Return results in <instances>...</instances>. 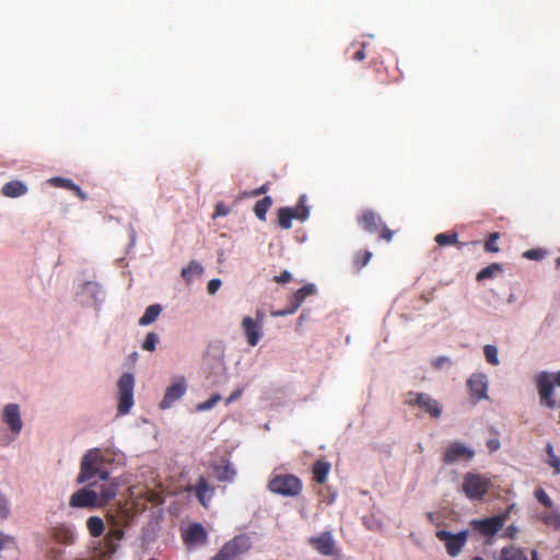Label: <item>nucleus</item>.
Instances as JSON below:
<instances>
[{
	"instance_id": "1",
	"label": "nucleus",
	"mask_w": 560,
	"mask_h": 560,
	"mask_svg": "<svg viewBox=\"0 0 560 560\" xmlns=\"http://www.w3.org/2000/svg\"><path fill=\"white\" fill-rule=\"evenodd\" d=\"M268 489L282 497H296L303 489L300 478L291 474H277L268 482Z\"/></svg>"
},
{
	"instance_id": "2",
	"label": "nucleus",
	"mask_w": 560,
	"mask_h": 560,
	"mask_svg": "<svg viewBox=\"0 0 560 560\" xmlns=\"http://www.w3.org/2000/svg\"><path fill=\"white\" fill-rule=\"evenodd\" d=\"M358 223L369 233L378 232L380 240L390 242L394 236V231L387 228L382 218L372 209H365L358 217Z\"/></svg>"
},
{
	"instance_id": "3",
	"label": "nucleus",
	"mask_w": 560,
	"mask_h": 560,
	"mask_svg": "<svg viewBox=\"0 0 560 560\" xmlns=\"http://www.w3.org/2000/svg\"><path fill=\"white\" fill-rule=\"evenodd\" d=\"M405 404L410 407H417L420 411L429 415L432 419L440 418L442 413L440 402L425 393L409 392L406 395Z\"/></svg>"
},
{
	"instance_id": "4",
	"label": "nucleus",
	"mask_w": 560,
	"mask_h": 560,
	"mask_svg": "<svg viewBox=\"0 0 560 560\" xmlns=\"http://www.w3.org/2000/svg\"><path fill=\"white\" fill-rule=\"evenodd\" d=\"M119 415H127L133 406L135 377L131 373H124L117 383Z\"/></svg>"
},
{
	"instance_id": "5",
	"label": "nucleus",
	"mask_w": 560,
	"mask_h": 560,
	"mask_svg": "<svg viewBox=\"0 0 560 560\" xmlns=\"http://www.w3.org/2000/svg\"><path fill=\"white\" fill-rule=\"evenodd\" d=\"M124 538L122 526H116L115 528H109L108 533L104 538V549L97 552V548H93L94 555L90 558H78L75 560H106L107 557H110L118 550V542Z\"/></svg>"
},
{
	"instance_id": "6",
	"label": "nucleus",
	"mask_w": 560,
	"mask_h": 560,
	"mask_svg": "<svg viewBox=\"0 0 560 560\" xmlns=\"http://www.w3.org/2000/svg\"><path fill=\"white\" fill-rule=\"evenodd\" d=\"M511 513V508H509L506 511H504L501 514L487 517L483 520H472L470 522L472 528L480 533L483 536H493L495 535L500 529L503 528L505 522L508 521Z\"/></svg>"
},
{
	"instance_id": "7",
	"label": "nucleus",
	"mask_w": 560,
	"mask_h": 560,
	"mask_svg": "<svg viewBox=\"0 0 560 560\" xmlns=\"http://www.w3.org/2000/svg\"><path fill=\"white\" fill-rule=\"evenodd\" d=\"M109 472L105 468L103 457H83L81 472L78 477L79 482H85L94 477L102 480L107 479Z\"/></svg>"
},
{
	"instance_id": "8",
	"label": "nucleus",
	"mask_w": 560,
	"mask_h": 560,
	"mask_svg": "<svg viewBox=\"0 0 560 560\" xmlns=\"http://www.w3.org/2000/svg\"><path fill=\"white\" fill-rule=\"evenodd\" d=\"M428 518L434 523L439 529L436 530V537L445 544L450 556H455V534L447 530L448 523L446 522V515L443 512L428 513Z\"/></svg>"
},
{
	"instance_id": "9",
	"label": "nucleus",
	"mask_w": 560,
	"mask_h": 560,
	"mask_svg": "<svg viewBox=\"0 0 560 560\" xmlns=\"http://www.w3.org/2000/svg\"><path fill=\"white\" fill-rule=\"evenodd\" d=\"M490 480L477 474H468L463 483V491L470 500L481 499L490 488Z\"/></svg>"
},
{
	"instance_id": "10",
	"label": "nucleus",
	"mask_w": 560,
	"mask_h": 560,
	"mask_svg": "<svg viewBox=\"0 0 560 560\" xmlns=\"http://www.w3.org/2000/svg\"><path fill=\"white\" fill-rule=\"evenodd\" d=\"M248 549V538L245 536H236L228 541L211 560H237V557Z\"/></svg>"
},
{
	"instance_id": "11",
	"label": "nucleus",
	"mask_w": 560,
	"mask_h": 560,
	"mask_svg": "<svg viewBox=\"0 0 560 560\" xmlns=\"http://www.w3.org/2000/svg\"><path fill=\"white\" fill-rule=\"evenodd\" d=\"M310 546L324 557H337L339 550L330 532H323L308 538Z\"/></svg>"
},
{
	"instance_id": "12",
	"label": "nucleus",
	"mask_w": 560,
	"mask_h": 560,
	"mask_svg": "<svg viewBox=\"0 0 560 560\" xmlns=\"http://www.w3.org/2000/svg\"><path fill=\"white\" fill-rule=\"evenodd\" d=\"M187 389L186 381L183 376L176 377L174 382L166 388L165 395L160 402L161 409H168L178 400Z\"/></svg>"
},
{
	"instance_id": "13",
	"label": "nucleus",
	"mask_w": 560,
	"mask_h": 560,
	"mask_svg": "<svg viewBox=\"0 0 560 560\" xmlns=\"http://www.w3.org/2000/svg\"><path fill=\"white\" fill-rule=\"evenodd\" d=\"M69 504L72 508H100L98 493L86 488L80 489L71 494Z\"/></svg>"
},
{
	"instance_id": "14",
	"label": "nucleus",
	"mask_w": 560,
	"mask_h": 560,
	"mask_svg": "<svg viewBox=\"0 0 560 560\" xmlns=\"http://www.w3.org/2000/svg\"><path fill=\"white\" fill-rule=\"evenodd\" d=\"M2 421L9 427L10 431L18 435L22 430V419L20 407L16 404H9L2 410Z\"/></svg>"
},
{
	"instance_id": "15",
	"label": "nucleus",
	"mask_w": 560,
	"mask_h": 560,
	"mask_svg": "<svg viewBox=\"0 0 560 560\" xmlns=\"http://www.w3.org/2000/svg\"><path fill=\"white\" fill-rule=\"evenodd\" d=\"M242 329L247 343L250 347L257 346L262 337V326H260V323L249 316H245L242 320Z\"/></svg>"
},
{
	"instance_id": "16",
	"label": "nucleus",
	"mask_w": 560,
	"mask_h": 560,
	"mask_svg": "<svg viewBox=\"0 0 560 560\" xmlns=\"http://www.w3.org/2000/svg\"><path fill=\"white\" fill-rule=\"evenodd\" d=\"M470 395L477 401L487 398L488 378L482 373H475L467 382Z\"/></svg>"
},
{
	"instance_id": "17",
	"label": "nucleus",
	"mask_w": 560,
	"mask_h": 560,
	"mask_svg": "<svg viewBox=\"0 0 560 560\" xmlns=\"http://www.w3.org/2000/svg\"><path fill=\"white\" fill-rule=\"evenodd\" d=\"M538 393L542 404L551 409L556 407V400L552 398L553 383L547 373H541L538 377Z\"/></svg>"
},
{
	"instance_id": "18",
	"label": "nucleus",
	"mask_w": 560,
	"mask_h": 560,
	"mask_svg": "<svg viewBox=\"0 0 560 560\" xmlns=\"http://www.w3.org/2000/svg\"><path fill=\"white\" fill-rule=\"evenodd\" d=\"M198 501L208 508L210 501L214 495V488L211 487L205 478H200L198 482L191 488Z\"/></svg>"
},
{
	"instance_id": "19",
	"label": "nucleus",
	"mask_w": 560,
	"mask_h": 560,
	"mask_svg": "<svg viewBox=\"0 0 560 560\" xmlns=\"http://www.w3.org/2000/svg\"><path fill=\"white\" fill-rule=\"evenodd\" d=\"M184 539L189 545L205 544L207 532L200 524H192L186 529Z\"/></svg>"
},
{
	"instance_id": "20",
	"label": "nucleus",
	"mask_w": 560,
	"mask_h": 560,
	"mask_svg": "<svg viewBox=\"0 0 560 560\" xmlns=\"http://www.w3.org/2000/svg\"><path fill=\"white\" fill-rule=\"evenodd\" d=\"M213 469L221 481H232L236 474L232 464L224 457H220V460L213 465Z\"/></svg>"
},
{
	"instance_id": "21",
	"label": "nucleus",
	"mask_w": 560,
	"mask_h": 560,
	"mask_svg": "<svg viewBox=\"0 0 560 560\" xmlns=\"http://www.w3.org/2000/svg\"><path fill=\"white\" fill-rule=\"evenodd\" d=\"M495 560H528L524 549L515 545H509L499 551Z\"/></svg>"
},
{
	"instance_id": "22",
	"label": "nucleus",
	"mask_w": 560,
	"mask_h": 560,
	"mask_svg": "<svg viewBox=\"0 0 560 560\" xmlns=\"http://www.w3.org/2000/svg\"><path fill=\"white\" fill-rule=\"evenodd\" d=\"M27 190V186L21 180H10L5 183L1 188L2 195L8 198L21 197L25 195Z\"/></svg>"
},
{
	"instance_id": "23",
	"label": "nucleus",
	"mask_w": 560,
	"mask_h": 560,
	"mask_svg": "<svg viewBox=\"0 0 560 560\" xmlns=\"http://www.w3.org/2000/svg\"><path fill=\"white\" fill-rule=\"evenodd\" d=\"M54 539L62 545H73L75 542V533L72 528L61 525L54 528Z\"/></svg>"
},
{
	"instance_id": "24",
	"label": "nucleus",
	"mask_w": 560,
	"mask_h": 560,
	"mask_svg": "<svg viewBox=\"0 0 560 560\" xmlns=\"http://www.w3.org/2000/svg\"><path fill=\"white\" fill-rule=\"evenodd\" d=\"M48 183L55 187L65 188V189L74 191L75 195L78 197H80L82 200L86 199V196L82 191V189L69 178L51 177L50 179H48Z\"/></svg>"
},
{
	"instance_id": "25",
	"label": "nucleus",
	"mask_w": 560,
	"mask_h": 560,
	"mask_svg": "<svg viewBox=\"0 0 560 560\" xmlns=\"http://www.w3.org/2000/svg\"><path fill=\"white\" fill-rule=\"evenodd\" d=\"M315 293V287L313 284H306L293 293L290 298V304L293 310L298 311L303 304L305 299Z\"/></svg>"
},
{
	"instance_id": "26",
	"label": "nucleus",
	"mask_w": 560,
	"mask_h": 560,
	"mask_svg": "<svg viewBox=\"0 0 560 560\" xmlns=\"http://www.w3.org/2000/svg\"><path fill=\"white\" fill-rule=\"evenodd\" d=\"M117 494V483L115 481H109L101 486L98 493V504L100 508L105 506L110 500H113Z\"/></svg>"
},
{
	"instance_id": "27",
	"label": "nucleus",
	"mask_w": 560,
	"mask_h": 560,
	"mask_svg": "<svg viewBox=\"0 0 560 560\" xmlns=\"http://www.w3.org/2000/svg\"><path fill=\"white\" fill-rule=\"evenodd\" d=\"M330 471V464L325 460H316L313 466V478L317 483H325Z\"/></svg>"
},
{
	"instance_id": "28",
	"label": "nucleus",
	"mask_w": 560,
	"mask_h": 560,
	"mask_svg": "<svg viewBox=\"0 0 560 560\" xmlns=\"http://www.w3.org/2000/svg\"><path fill=\"white\" fill-rule=\"evenodd\" d=\"M293 219L305 221L310 215V208L306 206V196L301 195L295 207H290Z\"/></svg>"
},
{
	"instance_id": "29",
	"label": "nucleus",
	"mask_w": 560,
	"mask_h": 560,
	"mask_svg": "<svg viewBox=\"0 0 560 560\" xmlns=\"http://www.w3.org/2000/svg\"><path fill=\"white\" fill-rule=\"evenodd\" d=\"M502 265L499 262H492L489 266L479 270L476 276V280L481 282L488 279H493L498 273L502 272Z\"/></svg>"
},
{
	"instance_id": "30",
	"label": "nucleus",
	"mask_w": 560,
	"mask_h": 560,
	"mask_svg": "<svg viewBox=\"0 0 560 560\" xmlns=\"http://www.w3.org/2000/svg\"><path fill=\"white\" fill-rule=\"evenodd\" d=\"M86 528L92 537H100L105 528L104 521L98 516H90L86 520Z\"/></svg>"
},
{
	"instance_id": "31",
	"label": "nucleus",
	"mask_w": 560,
	"mask_h": 560,
	"mask_svg": "<svg viewBox=\"0 0 560 560\" xmlns=\"http://www.w3.org/2000/svg\"><path fill=\"white\" fill-rule=\"evenodd\" d=\"M162 307L159 304L150 305L139 319V325L147 326L153 323L161 314Z\"/></svg>"
},
{
	"instance_id": "32",
	"label": "nucleus",
	"mask_w": 560,
	"mask_h": 560,
	"mask_svg": "<svg viewBox=\"0 0 560 560\" xmlns=\"http://www.w3.org/2000/svg\"><path fill=\"white\" fill-rule=\"evenodd\" d=\"M203 272V267L200 262L191 260L187 267L183 268L182 277L187 283H189L195 276H199Z\"/></svg>"
},
{
	"instance_id": "33",
	"label": "nucleus",
	"mask_w": 560,
	"mask_h": 560,
	"mask_svg": "<svg viewBox=\"0 0 560 560\" xmlns=\"http://www.w3.org/2000/svg\"><path fill=\"white\" fill-rule=\"evenodd\" d=\"M272 205V199L269 196L264 197L258 200L254 206V213L260 220H266V214Z\"/></svg>"
},
{
	"instance_id": "34",
	"label": "nucleus",
	"mask_w": 560,
	"mask_h": 560,
	"mask_svg": "<svg viewBox=\"0 0 560 560\" xmlns=\"http://www.w3.org/2000/svg\"><path fill=\"white\" fill-rule=\"evenodd\" d=\"M538 518L547 526L556 530L560 529V513L557 511L544 512L538 515Z\"/></svg>"
},
{
	"instance_id": "35",
	"label": "nucleus",
	"mask_w": 560,
	"mask_h": 560,
	"mask_svg": "<svg viewBox=\"0 0 560 560\" xmlns=\"http://www.w3.org/2000/svg\"><path fill=\"white\" fill-rule=\"evenodd\" d=\"M278 224L284 229L289 230L292 228L293 214L291 213V208L283 207L278 210Z\"/></svg>"
},
{
	"instance_id": "36",
	"label": "nucleus",
	"mask_w": 560,
	"mask_h": 560,
	"mask_svg": "<svg viewBox=\"0 0 560 560\" xmlns=\"http://www.w3.org/2000/svg\"><path fill=\"white\" fill-rule=\"evenodd\" d=\"M371 258H372V253L370 250H360V252L355 253V255L353 256L354 268L358 271L361 270L364 266L368 265V262L371 260Z\"/></svg>"
},
{
	"instance_id": "37",
	"label": "nucleus",
	"mask_w": 560,
	"mask_h": 560,
	"mask_svg": "<svg viewBox=\"0 0 560 560\" xmlns=\"http://www.w3.org/2000/svg\"><path fill=\"white\" fill-rule=\"evenodd\" d=\"M120 516H116L115 514L113 513H107V522L109 524V528H115L116 526H124L127 524V518H128V515L125 511H121L120 512Z\"/></svg>"
},
{
	"instance_id": "38",
	"label": "nucleus",
	"mask_w": 560,
	"mask_h": 560,
	"mask_svg": "<svg viewBox=\"0 0 560 560\" xmlns=\"http://www.w3.org/2000/svg\"><path fill=\"white\" fill-rule=\"evenodd\" d=\"M483 353L488 363H490L491 365L499 364L498 349L495 346L486 345L483 348Z\"/></svg>"
},
{
	"instance_id": "39",
	"label": "nucleus",
	"mask_w": 560,
	"mask_h": 560,
	"mask_svg": "<svg viewBox=\"0 0 560 560\" xmlns=\"http://www.w3.org/2000/svg\"><path fill=\"white\" fill-rule=\"evenodd\" d=\"M534 495L545 508L550 509L552 506V500L542 488L536 489Z\"/></svg>"
},
{
	"instance_id": "40",
	"label": "nucleus",
	"mask_w": 560,
	"mask_h": 560,
	"mask_svg": "<svg viewBox=\"0 0 560 560\" xmlns=\"http://www.w3.org/2000/svg\"><path fill=\"white\" fill-rule=\"evenodd\" d=\"M500 234L498 232L491 233L485 243V250L488 253H498L500 249L497 245Z\"/></svg>"
},
{
	"instance_id": "41",
	"label": "nucleus",
	"mask_w": 560,
	"mask_h": 560,
	"mask_svg": "<svg viewBox=\"0 0 560 560\" xmlns=\"http://www.w3.org/2000/svg\"><path fill=\"white\" fill-rule=\"evenodd\" d=\"M435 242L440 246L455 245V232L440 233L435 236Z\"/></svg>"
},
{
	"instance_id": "42",
	"label": "nucleus",
	"mask_w": 560,
	"mask_h": 560,
	"mask_svg": "<svg viewBox=\"0 0 560 560\" xmlns=\"http://www.w3.org/2000/svg\"><path fill=\"white\" fill-rule=\"evenodd\" d=\"M159 338L154 332H149L142 343V349L147 351H154Z\"/></svg>"
},
{
	"instance_id": "43",
	"label": "nucleus",
	"mask_w": 560,
	"mask_h": 560,
	"mask_svg": "<svg viewBox=\"0 0 560 560\" xmlns=\"http://www.w3.org/2000/svg\"><path fill=\"white\" fill-rule=\"evenodd\" d=\"M322 502L327 503L328 505L332 504L336 500L337 493L332 491L330 488L323 489L318 491Z\"/></svg>"
},
{
	"instance_id": "44",
	"label": "nucleus",
	"mask_w": 560,
	"mask_h": 560,
	"mask_svg": "<svg viewBox=\"0 0 560 560\" xmlns=\"http://www.w3.org/2000/svg\"><path fill=\"white\" fill-rule=\"evenodd\" d=\"M221 400V396L215 394L213 396H211L208 400L199 404L197 406V409L200 410V411H203V410H209L211 409L215 404H218L219 401Z\"/></svg>"
},
{
	"instance_id": "45",
	"label": "nucleus",
	"mask_w": 560,
	"mask_h": 560,
	"mask_svg": "<svg viewBox=\"0 0 560 560\" xmlns=\"http://www.w3.org/2000/svg\"><path fill=\"white\" fill-rule=\"evenodd\" d=\"M546 256V250L544 249H529L524 253V257L532 260H540Z\"/></svg>"
},
{
	"instance_id": "46",
	"label": "nucleus",
	"mask_w": 560,
	"mask_h": 560,
	"mask_svg": "<svg viewBox=\"0 0 560 560\" xmlns=\"http://www.w3.org/2000/svg\"><path fill=\"white\" fill-rule=\"evenodd\" d=\"M14 545V539L3 533H0V550L10 548Z\"/></svg>"
},
{
	"instance_id": "47",
	"label": "nucleus",
	"mask_w": 560,
	"mask_h": 560,
	"mask_svg": "<svg viewBox=\"0 0 560 560\" xmlns=\"http://www.w3.org/2000/svg\"><path fill=\"white\" fill-rule=\"evenodd\" d=\"M546 463L553 469L555 475L560 474V457H547Z\"/></svg>"
},
{
	"instance_id": "48",
	"label": "nucleus",
	"mask_w": 560,
	"mask_h": 560,
	"mask_svg": "<svg viewBox=\"0 0 560 560\" xmlns=\"http://www.w3.org/2000/svg\"><path fill=\"white\" fill-rule=\"evenodd\" d=\"M222 282L220 279H212L208 282L207 290L208 293L213 295L217 293V291L220 289Z\"/></svg>"
},
{
	"instance_id": "49",
	"label": "nucleus",
	"mask_w": 560,
	"mask_h": 560,
	"mask_svg": "<svg viewBox=\"0 0 560 560\" xmlns=\"http://www.w3.org/2000/svg\"><path fill=\"white\" fill-rule=\"evenodd\" d=\"M520 532V528L515 525H509L503 533V537L514 539L516 538L517 534Z\"/></svg>"
},
{
	"instance_id": "50",
	"label": "nucleus",
	"mask_w": 560,
	"mask_h": 560,
	"mask_svg": "<svg viewBox=\"0 0 560 560\" xmlns=\"http://www.w3.org/2000/svg\"><path fill=\"white\" fill-rule=\"evenodd\" d=\"M451 360L446 357H439L432 361V365L438 370L442 369L444 365L451 366Z\"/></svg>"
},
{
	"instance_id": "51",
	"label": "nucleus",
	"mask_w": 560,
	"mask_h": 560,
	"mask_svg": "<svg viewBox=\"0 0 560 560\" xmlns=\"http://www.w3.org/2000/svg\"><path fill=\"white\" fill-rule=\"evenodd\" d=\"M273 280L277 282V283H288L292 280V275L284 270L283 272H281L279 276H275L273 277Z\"/></svg>"
},
{
	"instance_id": "52",
	"label": "nucleus",
	"mask_w": 560,
	"mask_h": 560,
	"mask_svg": "<svg viewBox=\"0 0 560 560\" xmlns=\"http://www.w3.org/2000/svg\"><path fill=\"white\" fill-rule=\"evenodd\" d=\"M486 444L490 453L497 452L501 445L499 439L495 436L487 440Z\"/></svg>"
},
{
	"instance_id": "53",
	"label": "nucleus",
	"mask_w": 560,
	"mask_h": 560,
	"mask_svg": "<svg viewBox=\"0 0 560 560\" xmlns=\"http://www.w3.org/2000/svg\"><path fill=\"white\" fill-rule=\"evenodd\" d=\"M295 312L296 311L293 310V307L290 304L288 307H285L283 310L271 312V316H273V317H283V316H287V315L294 314Z\"/></svg>"
},
{
	"instance_id": "54",
	"label": "nucleus",
	"mask_w": 560,
	"mask_h": 560,
	"mask_svg": "<svg viewBox=\"0 0 560 560\" xmlns=\"http://www.w3.org/2000/svg\"><path fill=\"white\" fill-rule=\"evenodd\" d=\"M467 540V532H457V552L459 551L460 547L465 545Z\"/></svg>"
},
{
	"instance_id": "55",
	"label": "nucleus",
	"mask_w": 560,
	"mask_h": 560,
	"mask_svg": "<svg viewBox=\"0 0 560 560\" xmlns=\"http://www.w3.org/2000/svg\"><path fill=\"white\" fill-rule=\"evenodd\" d=\"M364 49H365V44H362L360 49H358L353 54L352 59L355 60V61H362L365 58Z\"/></svg>"
},
{
	"instance_id": "56",
	"label": "nucleus",
	"mask_w": 560,
	"mask_h": 560,
	"mask_svg": "<svg viewBox=\"0 0 560 560\" xmlns=\"http://www.w3.org/2000/svg\"><path fill=\"white\" fill-rule=\"evenodd\" d=\"M268 190H269V185L264 184L260 187L254 189L252 192V196H259V195L266 194Z\"/></svg>"
},
{
	"instance_id": "57",
	"label": "nucleus",
	"mask_w": 560,
	"mask_h": 560,
	"mask_svg": "<svg viewBox=\"0 0 560 560\" xmlns=\"http://www.w3.org/2000/svg\"><path fill=\"white\" fill-rule=\"evenodd\" d=\"M229 213L228 208H225L223 205L219 203L215 207V215H226Z\"/></svg>"
},
{
	"instance_id": "58",
	"label": "nucleus",
	"mask_w": 560,
	"mask_h": 560,
	"mask_svg": "<svg viewBox=\"0 0 560 560\" xmlns=\"http://www.w3.org/2000/svg\"><path fill=\"white\" fill-rule=\"evenodd\" d=\"M9 514V506L7 503L0 504V518H5Z\"/></svg>"
},
{
	"instance_id": "59",
	"label": "nucleus",
	"mask_w": 560,
	"mask_h": 560,
	"mask_svg": "<svg viewBox=\"0 0 560 560\" xmlns=\"http://www.w3.org/2000/svg\"><path fill=\"white\" fill-rule=\"evenodd\" d=\"M241 394H242V389H236V390H234V392L230 395V397L226 399V404H230V402H232V401L236 400V399L241 396Z\"/></svg>"
},
{
	"instance_id": "60",
	"label": "nucleus",
	"mask_w": 560,
	"mask_h": 560,
	"mask_svg": "<svg viewBox=\"0 0 560 560\" xmlns=\"http://www.w3.org/2000/svg\"><path fill=\"white\" fill-rule=\"evenodd\" d=\"M460 455H472L469 451H467L463 445L457 444V456Z\"/></svg>"
},
{
	"instance_id": "61",
	"label": "nucleus",
	"mask_w": 560,
	"mask_h": 560,
	"mask_svg": "<svg viewBox=\"0 0 560 560\" xmlns=\"http://www.w3.org/2000/svg\"><path fill=\"white\" fill-rule=\"evenodd\" d=\"M264 318H265V314H264V312H262V311H260V310H257V311H256V318H255L254 320L259 322V323H260V326H262Z\"/></svg>"
},
{
	"instance_id": "62",
	"label": "nucleus",
	"mask_w": 560,
	"mask_h": 560,
	"mask_svg": "<svg viewBox=\"0 0 560 560\" xmlns=\"http://www.w3.org/2000/svg\"><path fill=\"white\" fill-rule=\"evenodd\" d=\"M551 382L553 383V386L557 385V386L560 387V371H558L557 373H555L552 375V381Z\"/></svg>"
},
{
	"instance_id": "63",
	"label": "nucleus",
	"mask_w": 560,
	"mask_h": 560,
	"mask_svg": "<svg viewBox=\"0 0 560 560\" xmlns=\"http://www.w3.org/2000/svg\"><path fill=\"white\" fill-rule=\"evenodd\" d=\"M530 559H532V560H539V559H538V552H537V550L533 549V550L530 551Z\"/></svg>"
},
{
	"instance_id": "64",
	"label": "nucleus",
	"mask_w": 560,
	"mask_h": 560,
	"mask_svg": "<svg viewBox=\"0 0 560 560\" xmlns=\"http://www.w3.org/2000/svg\"><path fill=\"white\" fill-rule=\"evenodd\" d=\"M445 455L447 456H451V455H455V448L450 446L447 450H446V453Z\"/></svg>"
}]
</instances>
